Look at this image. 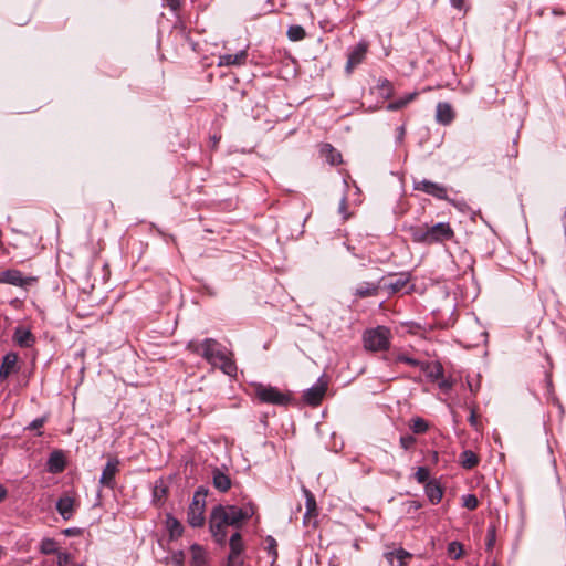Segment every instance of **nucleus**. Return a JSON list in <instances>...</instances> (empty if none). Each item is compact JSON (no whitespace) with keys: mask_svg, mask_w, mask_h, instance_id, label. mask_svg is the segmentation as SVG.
Masks as SVG:
<instances>
[{"mask_svg":"<svg viewBox=\"0 0 566 566\" xmlns=\"http://www.w3.org/2000/svg\"><path fill=\"white\" fill-rule=\"evenodd\" d=\"M254 507L249 504L244 507L235 505H217L213 507L209 518V530L217 544L224 546L227 543V526L239 530L242 523L252 517Z\"/></svg>","mask_w":566,"mask_h":566,"instance_id":"obj_1","label":"nucleus"},{"mask_svg":"<svg viewBox=\"0 0 566 566\" xmlns=\"http://www.w3.org/2000/svg\"><path fill=\"white\" fill-rule=\"evenodd\" d=\"M187 349L201 356L208 364L220 368L226 375L235 376L237 366L229 356L227 348L214 338H206L202 342L190 340Z\"/></svg>","mask_w":566,"mask_h":566,"instance_id":"obj_2","label":"nucleus"},{"mask_svg":"<svg viewBox=\"0 0 566 566\" xmlns=\"http://www.w3.org/2000/svg\"><path fill=\"white\" fill-rule=\"evenodd\" d=\"M411 235L415 242L434 244L450 241L454 237V231L449 222H439L411 228Z\"/></svg>","mask_w":566,"mask_h":566,"instance_id":"obj_3","label":"nucleus"},{"mask_svg":"<svg viewBox=\"0 0 566 566\" xmlns=\"http://www.w3.org/2000/svg\"><path fill=\"white\" fill-rule=\"evenodd\" d=\"M390 329L385 326L367 329L363 335L364 347L370 352L387 350L390 346Z\"/></svg>","mask_w":566,"mask_h":566,"instance_id":"obj_4","label":"nucleus"},{"mask_svg":"<svg viewBox=\"0 0 566 566\" xmlns=\"http://www.w3.org/2000/svg\"><path fill=\"white\" fill-rule=\"evenodd\" d=\"M255 396L263 403L285 406L290 402L287 394L282 392L276 387L258 385L255 387Z\"/></svg>","mask_w":566,"mask_h":566,"instance_id":"obj_5","label":"nucleus"},{"mask_svg":"<svg viewBox=\"0 0 566 566\" xmlns=\"http://www.w3.org/2000/svg\"><path fill=\"white\" fill-rule=\"evenodd\" d=\"M205 501L201 496L200 491H197L193 495L192 502L188 507L187 521L192 527H200L205 522Z\"/></svg>","mask_w":566,"mask_h":566,"instance_id":"obj_6","label":"nucleus"},{"mask_svg":"<svg viewBox=\"0 0 566 566\" xmlns=\"http://www.w3.org/2000/svg\"><path fill=\"white\" fill-rule=\"evenodd\" d=\"M413 189L422 191L440 200H449L448 189L441 184L433 182L431 180L422 179L413 181Z\"/></svg>","mask_w":566,"mask_h":566,"instance_id":"obj_7","label":"nucleus"},{"mask_svg":"<svg viewBox=\"0 0 566 566\" xmlns=\"http://www.w3.org/2000/svg\"><path fill=\"white\" fill-rule=\"evenodd\" d=\"M230 553L227 558L226 566H243V560L241 559V554L244 549V544L242 541L241 533L237 531L233 533L229 539Z\"/></svg>","mask_w":566,"mask_h":566,"instance_id":"obj_8","label":"nucleus"},{"mask_svg":"<svg viewBox=\"0 0 566 566\" xmlns=\"http://www.w3.org/2000/svg\"><path fill=\"white\" fill-rule=\"evenodd\" d=\"M119 472V460L117 458H109L106 462L102 475L99 478V484L102 486L113 490L116 485V475Z\"/></svg>","mask_w":566,"mask_h":566,"instance_id":"obj_9","label":"nucleus"},{"mask_svg":"<svg viewBox=\"0 0 566 566\" xmlns=\"http://www.w3.org/2000/svg\"><path fill=\"white\" fill-rule=\"evenodd\" d=\"M34 277H24L22 272L15 269H9L0 272V283L13 286L25 287L34 282Z\"/></svg>","mask_w":566,"mask_h":566,"instance_id":"obj_10","label":"nucleus"},{"mask_svg":"<svg viewBox=\"0 0 566 566\" xmlns=\"http://www.w3.org/2000/svg\"><path fill=\"white\" fill-rule=\"evenodd\" d=\"M327 390V382L322 378L317 380L311 388L304 391V401L311 406H318L323 400Z\"/></svg>","mask_w":566,"mask_h":566,"instance_id":"obj_11","label":"nucleus"},{"mask_svg":"<svg viewBox=\"0 0 566 566\" xmlns=\"http://www.w3.org/2000/svg\"><path fill=\"white\" fill-rule=\"evenodd\" d=\"M368 51V43L365 41H360L356 46L352 49L348 54L347 63H346V72L352 73L353 70L359 65Z\"/></svg>","mask_w":566,"mask_h":566,"instance_id":"obj_12","label":"nucleus"},{"mask_svg":"<svg viewBox=\"0 0 566 566\" xmlns=\"http://www.w3.org/2000/svg\"><path fill=\"white\" fill-rule=\"evenodd\" d=\"M12 339L21 348H30L35 343V336L23 326L15 327Z\"/></svg>","mask_w":566,"mask_h":566,"instance_id":"obj_13","label":"nucleus"},{"mask_svg":"<svg viewBox=\"0 0 566 566\" xmlns=\"http://www.w3.org/2000/svg\"><path fill=\"white\" fill-rule=\"evenodd\" d=\"M18 354L10 352L7 353L0 366V380L8 378L12 373L17 371Z\"/></svg>","mask_w":566,"mask_h":566,"instance_id":"obj_14","label":"nucleus"},{"mask_svg":"<svg viewBox=\"0 0 566 566\" xmlns=\"http://www.w3.org/2000/svg\"><path fill=\"white\" fill-rule=\"evenodd\" d=\"M424 492L429 500V502L433 505L438 504L443 496V488L441 486L440 482L436 479L430 480L424 485Z\"/></svg>","mask_w":566,"mask_h":566,"instance_id":"obj_15","label":"nucleus"},{"mask_svg":"<svg viewBox=\"0 0 566 566\" xmlns=\"http://www.w3.org/2000/svg\"><path fill=\"white\" fill-rule=\"evenodd\" d=\"M380 290V283L363 282L357 285L354 291V295L358 298H366L378 295Z\"/></svg>","mask_w":566,"mask_h":566,"instance_id":"obj_16","label":"nucleus"},{"mask_svg":"<svg viewBox=\"0 0 566 566\" xmlns=\"http://www.w3.org/2000/svg\"><path fill=\"white\" fill-rule=\"evenodd\" d=\"M65 457L62 451H53L46 462L48 471L51 473H60L65 469Z\"/></svg>","mask_w":566,"mask_h":566,"instance_id":"obj_17","label":"nucleus"},{"mask_svg":"<svg viewBox=\"0 0 566 566\" xmlns=\"http://www.w3.org/2000/svg\"><path fill=\"white\" fill-rule=\"evenodd\" d=\"M390 566H406L407 560L411 558V554L403 548H398L385 554Z\"/></svg>","mask_w":566,"mask_h":566,"instance_id":"obj_18","label":"nucleus"},{"mask_svg":"<svg viewBox=\"0 0 566 566\" xmlns=\"http://www.w3.org/2000/svg\"><path fill=\"white\" fill-rule=\"evenodd\" d=\"M248 59L245 50H241L235 54H224L219 57V66L243 65Z\"/></svg>","mask_w":566,"mask_h":566,"instance_id":"obj_19","label":"nucleus"},{"mask_svg":"<svg viewBox=\"0 0 566 566\" xmlns=\"http://www.w3.org/2000/svg\"><path fill=\"white\" fill-rule=\"evenodd\" d=\"M454 114L452 107L448 103H438L437 105V122L442 125H448L453 120Z\"/></svg>","mask_w":566,"mask_h":566,"instance_id":"obj_20","label":"nucleus"},{"mask_svg":"<svg viewBox=\"0 0 566 566\" xmlns=\"http://www.w3.org/2000/svg\"><path fill=\"white\" fill-rule=\"evenodd\" d=\"M212 483L220 492H227L231 488V479L219 469L212 472Z\"/></svg>","mask_w":566,"mask_h":566,"instance_id":"obj_21","label":"nucleus"},{"mask_svg":"<svg viewBox=\"0 0 566 566\" xmlns=\"http://www.w3.org/2000/svg\"><path fill=\"white\" fill-rule=\"evenodd\" d=\"M321 155L325 158V160L331 165H338L342 163L340 153L335 149L331 144H323L321 146Z\"/></svg>","mask_w":566,"mask_h":566,"instance_id":"obj_22","label":"nucleus"},{"mask_svg":"<svg viewBox=\"0 0 566 566\" xmlns=\"http://www.w3.org/2000/svg\"><path fill=\"white\" fill-rule=\"evenodd\" d=\"M56 510L64 520L71 518L74 512V500L70 496L59 499Z\"/></svg>","mask_w":566,"mask_h":566,"instance_id":"obj_23","label":"nucleus"},{"mask_svg":"<svg viewBox=\"0 0 566 566\" xmlns=\"http://www.w3.org/2000/svg\"><path fill=\"white\" fill-rule=\"evenodd\" d=\"M166 527L169 532L170 539H176L182 535L184 527L181 523L170 514L166 517Z\"/></svg>","mask_w":566,"mask_h":566,"instance_id":"obj_24","label":"nucleus"},{"mask_svg":"<svg viewBox=\"0 0 566 566\" xmlns=\"http://www.w3.org/2000/svg\"><path fill=\"white\" fill-rule=\"evenodd\" d=\"M191 566H208L206 551L198 544L190 547Z\"/></svg>","mask_w":566,"mask_h":566,"instance_id":"obj_25","label":"nucleus"},{"mask_svg":"<svg viewBox=\"0 0 566 566\" xmlns=\"http://www.w3.org/2000/svg\"><path fill=\"white\" fill-rule=\"evenodd\" d=\"M408 282L409 274L402 273L395 277L392 281H390L388 284H386L385 287L388 290L389 293L395 294L403 290Z\"/></svg>","mask_w":566,"mask_h":566,"instance_id":"obj_26","label":"nucleus"},{"mask_svg":"<svg viewBox=\"0 0 566 566\" xmlns=\"http://www.w3.org/2000/svg\"><path fill=\"white\" fill-rule=\"evenodd\" d=\"M462 468L471 470L479 464V457L472 450H464L459 458Z\"/></svg>","mask_w":566,"mask_h":566,"instance_id":"obj_27","label":"nucleus"},{"mask_svg":"<svg viewBox=\"0 0 566 566\" xmlns=\"http://www.w3.org/2000/svg\"><path fill=\"white\" fill-rule=\"evenodd\" d=\"M396 361L398 363H405L407 365H410L412 367H419L421 370H427L430 367V363L427 361H420L405 353H400L396 356Z\"/></svg>","mask_w":566,"mask_h":566,"instance_id":"obj_28","label":"nucleus"},{"mask_svg":"<svg viewBox=\"0 0 566 566\" xmlns=\"http://www.w3.org/2000/svg\"><path fill=\"white\" fill-rule=\"evenodd\" d=\"M423 371L427 374V377L432 381H439L444 376L443 367L439 361L430 363V367Z\"/></svg>","mask_w":566,"mask_h":566,"instance_id":"obj_29","label":"nucleus"},{"mask_svg":"<svg viewBox=\"0 0 566 566\" xmlns=\"http://www.w3.org/2000/svg\"><path fill=\"white\" fill-rule=\"evenodd\" d=\"M304 493L306 496V513L304 515V523H307V520H310L312 515H316L317 506L314 495L306 489H304Z\"/></svg>","mask_w":566,"mask_h":566,"instance_id":"obj_30","label":"nucleus"},{"mask_svg":"<svg viewBox=\"0 0 566 566\" xmlns=\"http://www.w3.org/2000/svg\"><path fill=\"white\" fill-rule=\"evenodd\" d=\"M417 96V93L413 92V93H409L407 95H405L403 97H400L391 103H389L387 105V109L388 111H398V109H401L402 107H405L408 103H410L411 101L415 99V97Z\"/></svg>","mask_w":566,"mask_h":566,"instance_id":"obj_31","label":"nucleus"},{"mask_svg":"<svg viewBox=\"0 0 566 566\" xmlns=\"http://www.w3.org/2000/svg\"><path fill=\"white\" fill-rule=\"evenodd\" d=\"M428 422L420 417L413 418L410 421V429L416 434L424 433L428 430Z\"/></svg>","mask_w":566,"mask_h":566,"instance_id":"obj_32","label":"nucleus"},{"mask_svg":"<svg viewBox=\"0 0 566 566\" xmlns=\"http://www.w3.org/2000/svg\"><path fill=\"white\" fill-rule=\"evenodd\" d=\"M40 552L49 555L57 552V543L53 538H43L40 545Z\"/></svg>","mask_w":566,"mask_h":566,"instance_id":"obj_33","label":"nucleus"},{"mask_svg":"<svg viewBox=\"0 0 566 566\" xmlns=\"http://www.w3.org/2000/svg\"><path fill=\"white\" fill-rule=\"evenodd\" d=\"M305 35L306 32L301 25H291L287 30V36L291 41H301Z\"/></svg>","mask_w":566,"mask_h":566,"instance_id":"obj_34","label":"nucleus"},{"mask_svg":"<svg viewBox=\"0 0 566 566\" xmlns=\"http://www.w3.org/2000/svg\"><path fill=\"white\" fill-rule=\"evenodd\" d=\"M448 554L453 559H460L463 554V546L461 543L454 541L448 545Z\"/></svg>","mask_w":566,"mask_h":566,"instance_id":"obj_35","label":"nucleus"},{"mask_svg":"<svg viewBox=\"0 0 566 566\" xmlns=\"http://www.w3.org/2000/svg\"><path fill=\"white\" fill-rule=\"evenodd\" d=\"M430 471L426 467H419L415 473V479L419 484H427L429 482Z\"/></svg>","mask_w":566,"mask_h":566,"instance_id":"obj_36","label":"nucleus"},{"mask_svg":"<svg viewBox=\"0 0 566 566\" xmlns=\"http://www.w3.org/2000/svg\"><path fill=\"white\" fill-rule=\"evenodd\" d=\"M462 505L473 511L479 506V500L474 494H467L462 497Z\"/></svg>","mask_w":566,"mask_h":566,"instance_id":"obj_37","label":"nucleus"},{"mask_svg":"<svg viewBox=\"0 0 566 566\" xmlns=\"http://www.w3.org/2000/svg\"><path fill=\"white\" fill-rule=\"evenodd\" d=\"M496 539V532L494 526H490L486 533L485 546L488 551H492Z\"/></svg>","mask_w":566,"mask_h":566,"instance_id":"obj_38","label":"nucleus"},{"mask_svg":"<svg viewBox=\"0 0 566 566\" xmlns=\"http://www.w3.org/2000/svg\"><path fill=\"white\" fill-rule=\"evenodd\" d=\"M416 443V438L411 434H406L400 437V446L405 450L411 449Z\"/></svg>","mask_w":566,"mask_h":566,"instance_id":"obj_39","label":"nucleus"},{"mask_svg":"<svg viewBox=\"0 0 566 566\" xmlns=\"http://www.w3.org/2000/svg\"><path fill=\"white\" fill-rule=\"evenodd\" d=\"M438 387L442 390V391H449L451 390V388L453 387V381L449 378H444V376L442 377V379H440L438 381Z\"/></svg>","mask_w":566,"mask_h":566,"instance_id":"obj_40","label":"nucleus"},{"mask_svg":"<svg viewBox=\"0 0 566 566\" xmlns=\"http://www.w3.org/2000/svg\"><path fill=\"white\" fill-rule=\"evenodd\" d=\"M338 212L343 216L344 220L349 218V214L347 213V200L345 197H343L339 202Z\"/></svg>","mask_w":566,"mask_h":566,"instance_id":"obj_41","label":"nucleus"},{"mask_svg":"<svg viewBox=\"0 0 566 566\" xmlns=\"http://www.w3.org/2000/svg\"><path fill=\"white\" fill-rule=\"evenodd\" d=\"M70 560H71V555L69 553L60 552L57 554V565L59 566H64V565L69 564Z\"/></svg>","mask_w":566,"mask_h":566,"instance_id":"obj_42","label":"nucleus"},{"mask_svg":"<svg viewBox=\"0 0 566 566\" xmlns=\"http://www.w3.org/2000/svg\"><path fill=\"white\" fill-rule=\"evenodd\" d=\"M45 423V418H36L34 419L29 426H28V429L30 430H35V429H40L43 427V424Z\"/></svg>","mask_w":566,"mask_h":566,"instance_id":"obj_43","label":"nucleus"},{"mask_svg":"<svg viewBox=\"0 0 566 566\" xmlns=\"http://www.w3.org/2000/svg\"><path fill=\"white\" fill-rule=\"evenodd\" d=\"M268 543H269V546H268L269 552L273 554V557H276V555H277L276 541L273 537L269 536Z\"/></svg>","mask_w":566,"mask_h":566,"instance_id":"obj_44","label":"nucleus"},{"mask_svg":"<svg viewBox=\"0 0 566 566\" xmlns=\"http://www.w3.org/2000/svg\"><path fill=\"white\" fill-rule=\"evenodd\" d=\"M184 558H185V555L182 552H178L172 555V562L177 566H181L184 564Z\"/></svg>","mask_w":566,"mask_h":566,"instance_id":"obj_45","label":"nucleus"},{"mask_svg":"<svg viewBox=\"0 0 566 566\" xmlns=\"http://www.w3.org/2000/svg\"><path fill=\"white\" fill-rule=\"evenodd\" d=\"M469 422L472 427L478 428L479 421L474 409L471 410Z\"/></svg>","mask_w":566,"mask_h":566,"instance_id":"obj_46","label":"nucleus"},{"mask_svg":"<svg viewBox=\"0 0 566 566\" xmlns=\"http://www.w3.org/2000/svg\"><path fill=\"white\" fill-rule=\"evenodd\" d=\"M405 135H406V128H405V126H403V125H402V126H399V127L397 128V140H398L399 143H401V142L403 140V138H405Z\"/></svg>","mask_w":566,"mask_h":566,"instance_id":"obj_47","label":"nucleus"},{"mask_svg":"<svg viewBox=\"0 0 566 566\" xmlns=\"http://www.w3.org/2000/svg\"><path fill=\"white\" fill-rule=\"evenodd\" d=\"M467 384L472 394H475L479 390V381L474 385L472 381L468 380Z\"/></svg>","mask_w":566,"mask_h":566,"instance_id":"obj_48","label":"nucleus"},{"mask_svg":"<svg viewBox=\"0 0 566 566\" xmlns=\"http://www.w3.org/2000/svg\"><path fill=\"white\" fill-rule=\"evenodd\" d=\"M167 2L172 10H176L179 7V0H167Z\"/></svg>","mask_w":566,"mask_h":566,"instance_id":"obj_49","label":"nucleus"},{"mask_svg":"<svg viewBox=\"0 0 566 566\" xmlns=\"http://www.w3.org/2000/svg\"><path fill=\"white\" fill-rule=\"evenodd\" d=\"M464 0H451V4L454 8L461 9Z\"/></svg>","mask_w":566,"mask_h":566,"instance_id":"obj_50","label":"nucleus"},{"mask_svg":"<svg viewBox=\"0 0 566 566\" xmlns=\"http://www.w3.org/2000/svg\"><path fill=\"white\" fill-rule=\"evenodd\" d=\"M421 506H422V504L420 502H417V501L410 502V509L419 510Z\"/></svg>","mask_w":566,"mask_h":566,"instance_id":"obj_51","label":"nucleus"},{"mask_svg":"<svg viewBox=\"0 0 566 566\" xmlns=\"http://www.w3.org/2000/svg\"><path fill=\"white\" fill-rule=\"evenodd\" d=\"M6 495H7L6 489L2 485H0V502L6 497Z\"/></svg>","mask_w":566,"mask_h":566,"instance_id":"obj_52","label":"nucleus"},{"mask_svg":"<svg viewBox=\"0 0 566 566\" xmlns=\"http://www.w3.org/2000/svg\"><path fill=\"white\" fill-rule=\"evenodd\" d=\"M212 143H213V145H216L218 143V139L216 137H213Z\"/></svg>","mask_w":566,"mask_h":566,"instance_id":"obj_53","label":"nucleus"}]
</instances>
